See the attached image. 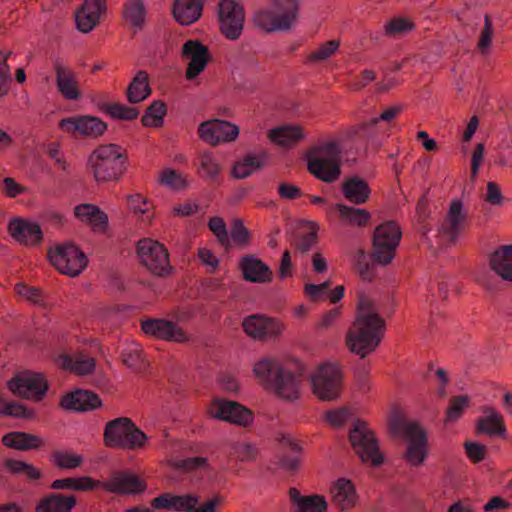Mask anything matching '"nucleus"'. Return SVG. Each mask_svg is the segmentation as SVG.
Here are the masks:
<instances>
[{
  "mask_svg": "<svg viewBox=\"0 0 512 512\" xmlns=\"http://www.w3.org/2000/svg\"><path fill=\"white\" fill-rule=\"evenodd\" d=\"M0 414L16 418H31L33 415L26 406L14 401H5L1 397Z\"/></svg>",
  "mask_w": 512,
  "mask_h": 512,
  "instance_id": "obj_50",
  "label": "nucleus"
},
{
  "mask_svg": "<svg viewBox=\"0 0 512 512\" xmlns=\"http://www.w3.org/2000/svg\"><path fill=\"white\" fill-rule=\"evenodd\" d=\"M137 254L141 263L154 275L164 277L172 269L169 255L163 244L149 238L137 244Z\"/></svg>",
  "mask_w": 512,
  "mask_h": 512,
  "instance_id": "obj_11",
  "label": "nucleus"
},
{
  "mask_svg": "<svg viewBox=\"0 0 512 512\" xmlns=\"http://www.w3.org/2000/svg\"><path fill=\"white\" fill-rule=\"evenodd\" d=\"M198 133L203 141L215 146L220 142L234 141L239 135V128L231 122L213 119L202 122Z\"/></svg>",
  "mask_w": 512,
  "mask_h": 512,
  "instance_id": "obj_17",
  "label": "nucleus"
},
{
  "mask_svg": "<svg viewBox=\"0 0 512 512\" xmlns=\"http://www.w3.org/2000/svg\"><path fill=\"white\" fill-rule=\"evenodd\" d=\"M401 235L399 226L393 221L379 225L372 238L373 260L381 265L389 264L395 256Z\"/></svg>",
  "mask_w": 512,
  "mask_h": 512,
  "instance_id": "obj_8",
  "label": "nucleus"
},
{
  "mask_svg": "<svg viewBox=\"0 0 512 512\" xmlns=\"http://www.w3.org/2000/svg\"><path fill=\"white\" fill-rule=\"evenodd\" d=\"M99 486L100 481L93 480L90 477L57 479L53 481L51 484V488L55 490L73 491L93 490L98 488Z\"/></svg>",
  "mask_w": 512,
  "mask_h": 512,
  "instance_id": "obj_42",
  "label": "nucleus"
},
{
  "mask_svg": "<svg viewBox=\"0 0 512 512\" xmlns=\"http://www.w3.org/2000/svg\"><path fill=\"white\" fill-rule=\"evenodd\" d=\"M52 459L58 467L63 469H74L83 461L80 455L60 450L53 452Z\"/></svg>",
  "mask_w": 512,
  "mask_h": 512,
  "instance_id": "obj_51",
  "label": "nucleus"
},
{
  "mask_svg": "<svg viewBox=\"0 0 512 512\" xmlns=\"http://www.w3.org/2000/svg\"><path fill=\"white\" fill-rule=\"evenodd\" d=\"M74 213L78 219L88 222L95 230H103L108 222L107 215L91 204H80L76 206Z\"/></svg>",
  "mask_w": 512,
  "mask_h": 512,
  "instance_id": "obj_39",
  "label": "nucleus"
},
{
  "mask_svg": "<svg viewBox=\"0 0 512 512\" xmlns=\"http://www.w3.org/2000/svg\"><path fill=\"white\" fill-rule=\"evenodd\" d=\"M61 407L66 410L89 411L101 405V400L97 394L88 390H76L65 395L61 399Z\"/></svg>",
  "mask_w": 512,
  "mask_h": 512,
  "instance_id": "obj_25",
  "label": "nucleus"
},
{
  "mask_svg": "<svg viewBox=\"0 0 512 512\" xmlns=\"http://www.w3.org/2000/svg\"><path fill=\"white\" fill-rule=\"evenodd\" d=\"M403 110L401 105H395L384 110L379 117L372 118L369 122L364 123L356 128L351 129L347 133V139L354 141L356 139L365 141L372 137L371 129L374 128L379 121L391 122L394 120Z\"/></svg>",
  "mask_w": 512,
  "mask_h": 512,
  "instance_id": "obj_29",
  "label": "nucleus"
},
{
  "mask_svg": "<svg viewBox=\"0 0 512 512\" xmlns=\"http://www.w3.org/2000/svg\"><path fill=\"white\" fill-rule=\"evenodd\" d=\"M105 11L106 0H85L75 15L78 29L83 33L92 31Z\"/></svg>",
  "mask_w": 512,
  "mask_h": 512,
  "instance_id": "obj_24",
  "label": "nucleus"
},
{
  "mask_svg": "<svg viewBox=\"0 0 512 512\" xmlns=\"http://www.w3.org/2000/svg\"><path fill=\"white\" fill-rule=\"evenodd\" d=\"M231 453L239 461H252L256 458L257 449L250 443L238 442L232 446Z\"/></svg>",
  "mask_w": 512,
  "mask_h": 512,
  "instance_id": "obj_57",
  "label": "nucleus"
},
{
  "mask_svg": "<svg viewBox=\"0 0 512 512\" xmlns=\"http://www.w3.org/2000/svg\"><path fill=\"white\" fill-rule=\"evenodd\" d=\"M490 265L504 280L512 281V245L499 247L491 255Z\"/></svg>",
  "mask_w": 512,
  "mask_h": 512,
  "instance_id": "obj_34",
  "label": "nucleus"
},
{
  "mask_svg": "<svg viewBox=\"0 0 512 512\" xmlns=\"http://www.w3.org/2000/svg\"><path fill=\"white\" fill-rule=\"evenodd\" d=\"M59 365L80 375L91 373L95 368L94 359L84 354L61 355L58 359Z\"/></svg>",
  "mask_w": 512,
  "mask_h": 512,
  "instance_id": "obj_40",
  "label": "nucleus"
},
{
  "mask_svg": "<svg viewBox=\"0 0 512 512\" xmlns=\"http://www.w3.org/2000/svg\"><path fill=\"white\" fill-rule=\"evenodd\" d=\"M209 229L216 236L219 243L224 247H229L230 236L224 220L221 217L214 216L208 222Z\"/></svg>",
  "mask_w": 512,
  "mask_h": 512,
  "instance_id": "obj_52",
  "label": "nucleus"
},
{
  "mask_svg": "<svg viewBox=\"0 0 512 512\" xmlns=\"http://www.w3.org/2000/svg\"><path fill=\"white\" fill-rule=\"evenodd\" d=\"M59 128L63 132L75 137H97L104 133L107 129V125L97 117L82 115L62 119L59 123Z\"/></svg>",
  "mask_w": 512,
  "mask_h": 512,
  "instance_id": "obj_16",
  "label": "nucleus"
},
{
  "mask_svg": "<svg viewBox=\"0 0 512 512\" xmlns=\"http://www.w3.org/2000/svg\"><path fill=\"white\" fill-rule=\"evenodd\" d=\"M209 413L213 418L241 426H247L253 421V413L249 409L237 402L225 399H214Z\"/></svg>",
  "mask_w": 512,
  "mask_h": 512,
  "instance_id": "obj_14",
  "label": "nucleus"
},
{
  "mask_svg": "<svg viewBox=\"0 0 512 512\" xmlns=\"http://www.w3.org/2000/svg\"><path fill=\"white\" fill-rule=\"evenodd\" d=\"M350 417L351 413L347 408H339L326 414V420L334 427L342 426Z\"/></svg>",
  "mask_w": 512,
  "mask_h": 512,
  "instance_id": "obj_64",
  "label": "nucleus"
},
{
  "mask_svg": "<svg viewBox=\"0 0 512 512\" xmlns=\"http://www.w3.org/2000/svg\"><path fill=\"white\" fill-rule=\"evenodd\" d=\"M166 114V105L162 101H154L146 110L142 117L144 126H161L163 117Z\"/></svg>",
  "mask_w": 512,
  "mask_h": 512,
  "instance_id": "obj_49",
  "label": "nucleus"
},
{
  "mask_svg": "<svg viewBox=\"0 0 512 512\" xmlns=\"http://www.w3.org/2000/svg\"><path fill=\"white\" fill-rule=\"evenodd\" d=\"M282 444L289 449L291 454L282 455L279 459V464L289 471H295L300 463L299 454L301 447L289 437H283Z\"/></svg>",
  "mask_w": 512,
  "mask_h": 512,
  "instance_id": "obj_48",
  "label": "nucleus"
},
{
  "mask_svg": "<svg viewBox=\"0 0 512 512\" xmlns=\"http://www.w3.org/2000/svg\"><path fill=\"white\" fill-rule=\"evenodd\" d=\"M483 412L486 416L479 418L477 432L490 436L502 435L505 431L502 416L492 407H486Z\"/></svg>",
  "mask_w": 512,
  "mask_h": 512,
  "instance_id": "obj_38",
  "label": "nucleus"
},
{
  "mask_svg": "<svg viewBox=\"0 0 512 512\" xmlns=\"http://www.w3.org/2000/svg\"><path fill=\"white\" fill-rule=\"evenodd\" d=\"M10 53L4 54L0 50V97L7 94V83L11 78L10 67L7 64V59Z\"/></svg>",
  "mask_w": 512,
  "mask_h": 512,
  "instance_id": "obj_60",
  "label": "nucleus"
},
{
  "mask_svg": "<svg viewBox=\"0 0 512 512\" xmlns=\"http://www.w3.org/2000/svg\"><path fill=\"white\" fill-rule=\"evenodd\" d=\"M56 84L61 95L68 100L80 98L76 74L70 68L57 61L54 64Z\"/></svg>",
  "mask_w": 512,
  "mask_h": 512,
  "instance_id": "obj_27",
  "label": "nucleus"
},
{
  "mask_svg": "<svg viewBox=\"0 0 512 512\" xmlns=\"http://www.w3.org/2000/svg\"><path fill=\"white\" fill-rule=\"evenodd\" d=\"M219 20L222 33L229 39H237L244 22L242 6L233 0H223L219 4Z\"/></svg>",
  "mask_w": 512,
  "mask_h": 512,
  "instance_id": "obj_15",
  "label": "nucleus"
},
{
  "mask_svg": "<svg viewBox=\"0 0 512 512\" xmlns=\"http://www.w3.org/2000/svg\"><path fill=\"white\" fill-rule=\"evenodd\" d=\"M342 193L349 202L361 205L367 202L371 190L366 181L352 176L342 183Z\"/></svg>",
  "mask_w": 512,
  "mask_h": 512,
  "instance_id": "obj_31",
  "label": "nucleus"
},
{
  "mask_svg": "<svg viewBox=\"0 0 512 512\" xmlns=\"http://www.w3.org/2000/svg\"><path fill=\"white\" fill-rule=\"evenodd\" d=\"M492 36H493L492 21H491L489 15H485L484 27L481 31L479 42H478V47L482 53H484L485 50L490 46Z\"/></svg>",
  "mask_w": 512,
  "mask_h": 512,
  "instance_id": "obj_62",
  "label": "nucleus"
},
{
  "mask_svg": "<svg viewBox=\"0 0 512 512\" xmlns=\"http://www.w3.org/2000/svg\"><path fill=\"white\" fill-rule=\"evenodd\" d=\"M146 440V434L130 418L119 417L106 423L104 443L108 447L137 450L144 447Z\"/></svg>",
  "mask_w": 512,
  "mask_h": 512,
  "instance_id": "obj_6",
  "label": "nucleus"
},
{
  "mask_svg": "<svg viewBox=\"0 0 512 512\" xmlns=\"http://www.w3.org/2000/svg\"><path fill=\"white\" fill-rule=\"evenodd\" d=\"M391 429L395 433H403L408 439L405 453L406 460L414 466L424 462L427 456V437L425 431L414 422H408L401 417H394Z\"/></svg>",
  "mask_w": 512,
  "mask_h": 512,
  "instance_id": "obj_7",
  "label": "nucleus"
},
{
  "mask_svg": "<svg viewBox=\"0 0 512 512\" xmlns=\"http://www.w3.org/2000/svg\"><path fill=\"white\" fill-rule=\"evenodd\" d=\"M15 291L17 294L34 304H41L43 302L42 291L36 287L19 283L15 286Z\"/></svg>",
  "mask_w": 512,
  "mask_h": 512,
  "instance_id": "obj_59",
  "label": "nucleus"
},
{
  "mask_svg": "<svg viewBox=\"0 0 512 512\" xmlns=\"http://www.w3.org/2000/svg\"><path fill=\"white\" fill-rule=\"evenodd\" d=\"M332 502L342 512L353 508L358 500L354 484L346 478H339L331 487Z\"/></svg>",
  "mask_w": 512,
  "mask_h": 512,
  "instance_id": "obj_26",
  "label": "nucleus"
},
{
  "mask_svg": "<svg viewBox=\"0 0 512 512\" xmlns=\"http://www.w3.org/2000/svg\"><path fill=\"white\" fill-rule=\"evenodd\" d=\"M10 235L23 245H36L42 241L41 227L35 223L21 218H14L8 224Z\"/></svg>",
  "mask_w": 512,
  "mask_h": 512,
  "instance_id": "obj_23",
  "label": "nucleus"
},
{
  "mask_svg": "<svg viewBox=\"0 0 512 512\" xmlns=\"http://www.w3.org/2000/svg\"><path fill=\"white\" fill-rule=\"evenodd\" d=\"M194 504H199V497L194 494L174 495L172 499V510L178 512H192Z\"/></svg>",
  "mask_w": 512,
  "mask_h": 512,
  "instance_id": "obj_56",
  "label": "nucleus"
},
{
  "mask_svg": "<svg viewBox=\"0 0 512 512\" xmlns=\"http://www.w3.org/2000/svg\"><path fill=\"white\" fill-rule=\"evenodd\" d=\"M343 143V139H327L314 146L307 157L309 172L323 182L336 181L341 174Z\"/></svg>",
  "mask_w": 512,
  "mask_h": 512,
  "instance_id": "obj_2",
  "label": "nucleus"
},
{
  "mask_svg": "<svg viewBox=\"0 0 512 512\" xmlns=\"http://www.w3.org/2000/svg\"><path fill=\"white\" fill-rule=\"evenodd\" d=\"M289 496L295 505V512H325L327 502L321 495L302 496L296 488H290Z\"/></svg>",
  "mask_w": 512,
  "mask_h": 512,
  "instance_id": "obj_32",
  "label": "nucleus"
},
{
  "mask_svg": "<svg viewBox=\"0 0 512 512\" xmlns=\"http://www.w3.org/2000/svg\"><path fill=\"white\" fill-rule=\"evenodd\" d=\"M414 24L404 18H394L385 25V32L389 36H397L411 31Z\"/></svg>",
  "mask_w": 512,
  "mask_h": 512,
  "instance_id": "obj_58",
  "label": "nucleus"
},
{
  "mask_svg": "<svg viewBox=\"0 0 512 512\" xmlns=\"http://www.w3.org/2000/svg\"><path fill=\"white\" fill-rule=\"evenodd\" d=\"M335 209L341 220L351 225L364 226L371 217L370 213L365 209L355 208L341 203H337Z\"/></svg>",
  "mask_w": 512,
  "mask_h": 512,
  "instance_id": "obj_43",
  "label": "nucleus"
},
{
  "mask_svg": "<svg viewBox=\"0 0 512 512\" xmlns=\"http://www.w3.org/2000/svg\"><path fill=\"white\" fill-rule=\"evenodd\" d=\"M268 138L275 144L289 147L304 138V133L299 126L285 125L269 131Z\"/></svg>",
  "mask_w": 512,
  "mask_h": 512,
  "instance_id": "obj_37",
  "label": "nucleus"
},
{
  "mask_svg": "<svg viewBox=\"0 0 512 512\" xmlns=\"http://www.w3.org/2000/svg\"><path fill=\"white\" fill-rule=\"evenodd\" d=\"M468 402L469 398L466 395L452 397L447 408L446 421H456L462 415L464 409L468 405Z\"/></svg>",
  "mask_w": 512,
  "mask_h": 512,
  "instance_id": "obj_53",
  "label": "nucleus"
},
{
  "mask_svg": "<svg viewBox=\"0 0 512 512\" xmlns=\"http://www.w3.org/2000/svg\"><path fill=\"white\" fill-rule=\"evenodd\" d=\"M465 223L466 214L463 212L461 201L453 200L446 218L438 230L441 241L444 244L454 243L458 235L464 230Z\"/></svg>",
  "mask_w": 512,
  "mask_h": 512,
  "instance_id": "obj_18",
  "label": "nucleus"
},
{
  "mask_svg": "<svg viewBox=\"0 0 512 512\" xmlns=\"http://www.w3.org/2000/svg\"><path fill=\"white\" fill-rule=\"evenodd\" d=\"M4 465L10 473L15 475L23 474L31 481L38 480L42 476L41 470L21 460L7 459Z\"/></svg>",
  "mask_w": 512,
  "mask_h": 512,
  "instance_id": "obj_47",
  "label": "nucleus"
},
{
  "mask_svg": "<svg viewBox=\"0 0 512 512\" xmlns=\"http://www.w3.org/2000/svg\"><path fill=\"white\" fill-rule=\"evenodd\" d=\"M255 376L282 398L293 400L299 395L300 378L285 370L272 358H263L254 366Z\"/></svg>",
  "mask_w": 512,
  "mask_h": 512,
  "instance_id": "obj_4",
  "label": "nucleus"
},
{
  "mask_svg": "<svg viewBox=\"0 0 512 512\" xmlns=\"http://www.w3.org/2000/svg\"><path fill=\"white\" fill-rule=\"evenodd\" d=\"M300 0H269V5L257 10L254 23L261 30L286 32L291 30L299 17Z\"/></svg>",
  "mask_w": 512,
  "mask_h": 512,
  "instance_id": "obj_3",
  "label": "nucleus"
},
{
  "mask_svg": "<svg viewBox=\"0 0 512 512\" xmlns=\"http://www.w3.org/2000/svg\"><path fill=\"white\" fill-rule=\"evenodd\" d=\"M201 176L213 183L220 180L221 167L211 152H203L199 156Z\"/></svg>",
  "mask_w": 512,
  "mask_h": 512,
  "instance_id": "obj_46",
  "label": "nucleus"
},
{
  "mask_svg": "<svg viewBox=\"0 0 512 512\" xmlns=\"http://www.w3.org/2000/svg\"><path fill=\"white\" fill-rule=\"evenodd\" d=\"M106 491L118 494H138L145 490V484L135 474L128 471H115L100 486Z\"/></svg>",
  "mask_w": 512,
  "mask_h": 512,
  "instance_id": "obj_21",
  "label": "nucleus"
},
{
  "mask_svg": "<svg viewBox=\"0 0 512 512\" xmlns=\"http://www.w3.org/2000/svg\"><path fill=\"white\" fill-rule=\"evenodd\" d=\"M317 241L315 225L304 223L294 235L293 245L302 253L308 252Z\"/></svg>",
  "mask_w": 512,
  "mask_h": 512,
  "instance_id": "obj_44",
  "label": "nucleus"
},
{
  "mask_svg": "<svg viewBox=\"0 0 512 512\" xmlns=\"http://www.w3.org/2000/svg\"><path fill=\"white\" fill-rule=\"evenodd\" d=\"M8 387L14 394L33 400L42 399L48 389L43 376L30 371L17 374L8 382Z\"/></svg>",
  "mask_w": 512,
  "mask_h": 512,
  "instance_id": "obj_13",
  "label": "nucleus"
},
{
  "mask_svg": "<svg viewBox=\"0 0 512 512\" xmlns=\"http://www.w3.org/2000/svg\"><path fill=\"white\" fill-rule=\"evenodd\" d=\"M97 182L118 180L126 170V157L121 147L115 144L101 145L88 160Z\"/></svg>",
  "mask_w": 512,
  "mask_h": 512,
  "instance_id": "obj_5",
  "label": "nucleus"
},
{
  "mask_svg": "<svg viewBox=\"0 0 512 512\" xmlns=\"http://www.w3.org/2000/svg\"><path fill=\"white\" fill-rule=\"evenodd\" d=\"M340 42L338 40H330L321 45L313 54L312 59L314 60H325L333 55L338 49Z\"/></svg>",
  "mask_w": 512,
  "mask_h": 512,
  "instance_id": "obj_63",
  "label": "nucleus"
},
{
  "mask_svg": "<svg viewBox=\"0 0 512 512\" xmlns=\"http://www.w3.org/2000/svg\"><path fill=\"white\" fill-rule=\"evenodd\" d=\"M377 304L367 296L359 299L357 317L348 331L347 344L352 352L364 358L380 343L386 328Z\"/></svg>",
  "mask_w": 512,
  "mask_h": 512,
  "instance_id": "obj_1",
  "label": "nucleus"
},
{
  "mask_svg": "<svg viewBox=\"0 0 512 512\" xmlns=\"http://www.w3.org/2000/svg\"><path fill=\"white\" fill-rule=\"evenodd\" d=\"M105 109L112 117L118 119L133 120L138 117L137 109L120 103H108Z\"/></svg>",
  "mask_w": 512,
  "mask_h": 512,
  "instance_id": "obj_54",
  "label": "nucleus"
},
{
  "mask_svg": "<svg viewBox=\"0 0 512 512\" xmlns=\"http://www.w3.org/2000/svg\"><path fill=\"white\" fill-rule=\"evenodd\" d=\"M313 392L322 400L336 399L341 390L342 375L335 364H323L311 376Z\"/></svg>",
  "mask_w": 512,
  "mask_h": 512,
  "instance_id": "obj_12",
  "label": "nucleus"
},
{
  "mask_svg": "<svg viewBox=\"0 0 512 512\" xmlns=\"http://www.w3.org/2000/svg\"><path fill=\"white\" fill-rule=\"evenodd\" d=\"M76 505L73 495L51 493L41 498L35 512H70Z\"/></svg>",
  "mask_w": 512,
  "mask_h": 512,
  "instance_id": "obj_30",
  "label": "nucleus"
},
{
  "mask_svg": "<svg viewBox=\"0 0 512 512\" xmlns=\"http://www.w3.org/2000/svg\"><path fill=\"white\" fill-rule=\"evenodd\" d=\"M141 326L145 334L157 339L179 343L185 342L188 339L184 331L179 326L166 319L142 320Z\"/></svg>",
  "mask_w": 512,
  "mask_h": 512,
  "instance_id": "obj_22",
  "label": "nucleus"
},
{
  "mask_svg": "<svg viewBox=\"0 0 512 512\" xmlns=\"http://www.w3.org/2000/svg\"><path fill=\"white\" fill-rule=\"evenodd\" d=\"M240 267L245 280L252 283H266L272 279L271 269L260 259L253 255L244 256Z\"/></svg>",
  "mask_w": 512,
  "mask_h": 512,
  "instance_id": "obj_28",
  "label": "nucleus"
},
{
  "mask_svg": "<svg viewBox=\"0 0 512 512\" xmlns=\"http://www.w3.org/2000/svg\"><path fill=\"white\" fill-rule=\"evenodd\" d=\"M127 99L130 103H140L151 94L148 82V74L140 70L135 75L127 88Z\"/></svg>",
  "mask_w": 512,
  "mask_h": 512,
  "instance_id": "obj_41",
  "label": "nucleus"
},
{
  "mask_svg": "<svg viewBox=\"0 0 512 512\" xmlns=\"http://www.w3.org/2000/svg\"><path fill=\"white\" fill-rule=\"evenodd\" d=\"M48 254L50 262L57 270L72 277L78 276L88 264L85 254L71 242L57 245Z\"/></svg>",
  "mask_w": 512,
  "mask_h": 512,
  "instance_id": "obj_10",
  "label": "nucleus"
},
{
  "mask_svg": "<svg viewBox=\"0 0 512 512\" xmlns=\"http://www.w3.org/2000/svg\"><path fill=\"white\" fill-rule=\"evenodd\" d=\"M202 12L200 0H177L173 6V15L181 25H190L195 22Z\"/></svg>",
  "mask_w": 512,
  "mask_h": 512,
  "instance_id": "obj_33",
  "label": "nucleus"
},
{
  "mask_svg": "<svg viewBox=\"0 0 512 512\" xmlns=\"http://www.w3.org/2000/svg\"><path fill=\"white\" fill-rule=\"evenodd\" d=\"M160 182L161 184L175 190L184 189L186 187V181L181 174L176 170L169 168L162 171L160 175Z\"/></svg>",
  "mask_w": 512,
  "mask_h": 512,
  "instance_id": "obj_55",
  "label": "nucleus"
},
{
  "mask_svg": "<svg viewBox=\"0 0 512 512\" xmlns=\"http://www.w3.org/2000/svg\"><path fill=\"white\" fill-rule=\"evenodd\" d=\"M129 209L134 213H138L141 215H145L148 213L150 209V205L146 198H144L141 194H134L128 196L127 199Z\"/></svg>",
  "mask_w": 512,
  "mask_h": 512,
  "instance_id": "obj_61",
  "label": "nucleus"
},
{
  "mask_svg": "<svg viewBox=\"0 0 512 512\" xmlns=\"http://www.w3.org/2000/svg\"><path fill=\"white\" fill-rule=\"evenodd\" d=\"M242 326L246 334L259 340L276 337L283 330V326L279 321L261 314H253L246 317L243 320Z\"/></svg>",
  "mask_w": 512,
  "mask_h": 512,
  "instance_id": "obj_19",
  "label": "nucleus"
},
{
  "mask_svg": "<svg viewBox=\"0 0 512 512\" xmlns=\"http://www.w3.org/2000/svg\"><path fill=\"white\" fill-rule=\"evenodd\" d=\"M4 446L20 451L36 449L42 444V440L33 434L26 432H9L2 437Z\"/></svg>",
  "mask_w": 512,
  "mask_h": 512,
  "instance_id": "obj_36",
  "label": "nucleus"
},
{
  "mask_svg": "<svg viewBox=\"0 0 512 512\" xmlns=\"http://www.w3.org/2000/svg\"><path fill=\"white\" fill-rule=\"evenodd\" d=\"M182 57L189 59L186 69V78L193 80L204 69L209 62V50L198 40H188L182 46Z\"/></svg>",
  "mask_w": 512,
  "mask_h": 512,
  "instance_id": "obj_20",
  "label": "nucleus"
},
{
  "mask_svg": "<svg viewBox=\"0 0 512 512\" xmlns=\"http://www.w3.org/2000/svg\"><path fill=\"white\" fill-rule=\"evenodd\" d=\"M122 362L134 372L143 373L146 371L148 363L138 345H132L122 350Z\"/></svg>",
  "mask_w": 512,
  "mask_h": 512,
  "instance_id": "obj_45",
  "label": "nucleus"
},
{
  "mask_svg": "<svg viewBox=\"0 0 512 512\" xmlns=\"http://www.w3.org/2000/svg\"><path fill=\"white\" fill-rule=\"evenodd\" d=\"M146 14L143 0H127L123 5V18L134 31L143 29Z\"/></svg>",
  "mask_w": 512,
  "mask_h": 512,
  "instance_id": "obj_35",
  "label": "nucleus"
},
{
  "mask_svg": "<svg viewBox=\"0 0 512 512\" xmlns=\"http://www.w3.org/2000/svg\"><path fill=\"white\" fill-rule=\"evenodd\" d=\"M350 443L362 461L370 462L372 465H380L383 461L379 451L378 442L373 432L363 421L356 420L349 433Z\"/></svg>",
  "mask_w": 512,
  "mask_h": 512,
  "instance_id": "obj_9",
  "label": "nucleus"
}]
</instances>
